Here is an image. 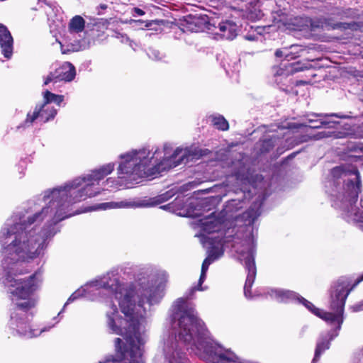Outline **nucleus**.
Segmentation results:
<instances>
[{
  "instance_id": "nucleus-1",
  "label": "nucleus",
  "mask_w": 363,
  "mask_h": 363,
  "mask_svg": "<svg viewBox=\"0 0 363 363\" xmlns=\"http://www.w3.org/2000/svg\"><path fill=\"white\" fill-rule=\"evenodd\" d=\"M114 167V163H108L62 186L45 191L39 203L15 212L1 229L0 282L13 304L9 323L11 332H45L54 326L30 327L32 315L28 312L36 303L30 296L40 287L42 279L40 272L21 277L28 272L23 265L43 253L48 240L57 232L58 223L77 213L70 212L73 203L99 194V182L111 174Z\"/></svg>"
},
{
  "instance_id": "nucleus-5",
  "label": "nucleus",
  "mask_w": 363,
  "mask_h": 363,
  "mask_svg": "<svg viewBox=\"0 0 363 363\" xmlns=\"http://www.w3.org/2000/svg\"><path fill=\"white\" fill-rule=\"evenodd\" d=\"M141 302H143V299L139 301L140 308L134 315H129L126 301L121 302V310L125 316L123 319L118 315L116 306L111 304V311L106 313L107 326L111 333L123 336L125 343L122 347L121 345L122 340L116 338L115 340L116 357H108L105 361H100L99 363H144L142 347L147 340L145 334L147 308L143 306Z\"/></svg>"
},
{
  "instance_id": "nucleus-26",
  "label": "nucleus",
  "mask_w": 363,
  "mask_h": 363,
  "mask_svg": "<svg viewBox=\"0 0 363 363\" xmlns=\"http://www.w3.org/2000/svg\"><path fill=\"white\" fill-rule=\"evenodd\" d=\"M352 363H363V349L354 354Z\"/></svg>"
},
{
  "instance_id": "nucleus-15",
  "label": "nucleus",
  "mask_w": 363,
  "mask_h": 363,
  "mask_svg": "<svg viewBox=\"0 0 363 363\" xmlns=\"http://www.w3.org/2000/svg\"><path fill=\"white\" fill-rule=\"evenodd\" d=\"M244 201L240 199H231L228 201L224 208V211L227 215L233 217V213L243 208Z\"/></svg>"
},
{
  "instance_id": "nucleus-32",
  "label": "nucleus",
  "mask_w": 363,
  "mask_h": 363,
  "mask_svg": "<svg viewBox=\"0 0 363 363\" xmlns=\"http://www.w3.org/2000/svg\"><path fill=\"white\" fill-rule=\"evenodd\" d=\"M99 7L103 9V10H105L107 9V5L106 4H100Z\"/></svg>"
},
{
  "instance_id": "nucleus-18",
  "label": "nucleus",
  "mask_w": 363,
  "mask_h": 363,
  "mask_svg": "<svg viewBox=\"0 0 363 363\" xmlns=\"http://www.w3.org/2000/svg\"><path fill=\"white\" fill-rule=\"evenodd\" d=\"M345 136V133L330 131V130H322L313 135L311 138L314 140H320L325 138L334 137L336 138H341Z\"/></svg>"
},
{
  "instance_id": "nucleus-23",
  "label": "nucleus",
  "mask_w": 363,
  "mask_h": 363,
  "mask_svg": "<svg viewBox=\"0 0 363 363\" xmlns=\"http://www.w3.org/2000/svg\"><path fill=\"white\" fill-rule=\"evenodd\" d=\"M275 55L277 57H284L285 60L289 61V57H290V53L288 48H284L282 50H277L275 52Z\"/></svg>"
},
{
  "instance_id": "nucleus-33",
  "label": "nucleus",
  "mask_w": 363,
  "mask_h": 363,
  "mask_svg": "<svg viewBox=\"0 0 363 363\" xmlns=\"http://www.w3.org/2000/svg\"><path fill=\"white\" fill-rule=\"evenodd\" d=\"M192 30L195 31V32H198V29H194V28H191Z\"/></svg>"
},
{
  "instance_id": "nucleus-13",
  "label": "nucleus",
  "mask_w": 363,
  "mask_h": 363,
  "mask_svg": "<svg viewBox=\"0 0 363 363\" xmlns=\"http://www.w3.org/2000/svg\"><path fill=\"white\" fill-rule=\"evenodd\" d=\"M13 40L6 26L0 23V48L6 58L9 59L13 53Z\"/></svg>"
},
{
  "instance_id": "nucleus-30",
  "label": "nucleus",
  "mask_w": 363,
  "mask_h": 363,
  "mask_svg": "<svg viewBox=\"0 0 363 363\" xmlns=\"http://www.w3.org/2000/svg\"><path fill=\"white\" fill-rule=\"evenodd\" d=\"M61 51H62V52L63 54H66V53H67L68 52H69V51H70V50H69V49L65 50V49H64L63 46H62V45H61Z\"/></svg>"
},
{
  "instance_id": "nucleus-14",
  "label": "nucleus",
  "mask_w": 363,
  "mask_h": 363,
  "mask_svg": "<svg viewBox=\"0 0 363 363\" xmlns=\"http://www.w3.org/2000/svg\"><path fill=\"white\" fill-rule=\"evenodd\" d=\"M218 29V30L216 31V33L223 38L233 40L237 35L238 26L231 21L220 23Z\"/></svg>"
},
{
  "instance_id": "nucleus-17",
  "label": "nucleus",
  "mask_w": 363,
  "mask_h": 363,
  "mask_svg": "<svg viewBox=\"0 0 363 363\" xmlns=\"http://www.w3.org/2000/svg\"><path fill=\"white\" fill-rule=\"evenodd\" d=\"M43 103L48 105H50L51 103H55L57 105L60 106L64 100V96L62 95L52 94L48 90H46L43 93Z\"/></svg>"
},
{
  "instance_id": "nucleus-8",
  "label": "nucleus",
  "mask_w": 363,
  "mask_h": 363,
  "mask_svg": "<svg viewBox=\"0 0 363 363\" xmlns=\"http://www.w3.org/2000/svg\"><path fill=\"white\" fill-rule=\"evenodd\" d=\"M173 196L171 191H167L164 194L155 197H144L121 201L118 202L103 203L96 206L89 207L85 211H95L98 209L106 210L107 208H149L162 203Z\"/></svg>"
},
{
  "instance_id": "nucleus-2",
  "label": "nucleus",
  "mask_w": 363,
  "mask_h": 363,
  "mask_svg": "<svg viewBox=\"0 0 363 363\" xmlns=\"http://www.w3.org/2000/svg\"><path fill=\"white\" fill-rule=\"evenodd\" d=\"M262 201L255 203L248 212L243 213L242 218H248L245 225H238L240 218L237 216L236 223L213 217L201 220L202 242L205 245H208V256L203 262L198 286L191 288L186 298H177L172 306V332L164 347L165 358L169 363H189L184 352H182V347L208 334L194 306L187 299L195 291L204 290L201 284L206 279L208 267L223 255L224 247L233 248L238 259L244 266L247 272L244 294L247 298H252L251 287L257 274L255 240L252 224L259 216Z\"/></svg>"
},
{
  "instance_id": "nucleus-29",
  "label": "nucleus",
  "mask_w": 363,
  "mask_h": 363,
  "mask_svg": "<svg viewBox=\"0 0 363 363\" xmlns=\"http://www.w3.org/2000/svg\"><path fill=\"white\" fill-rule=\"evenodd\" d=\"M170 208H171L170 203L160 206V208L164 209V210H169Z\"/></svg>"
},
{
  "instance_id": "nucleus-3",
  "label": "nucleus",
  "mask_w": 363,
  "mask_h": 363,
  "mask_svg": "<svg viewBox=\"0 0 363 363\" xmlns=\"http://www.w3.org/2000/svg\"><path fill=\"white\" fill-rule=\"evenodd\" d=\"M164 289L162 281L159 280V274L152 269H145L138 274L134 289L120 281L117 270H111L75 291L64 308L80 297L103 301L106 299L103 296L106 295L111 303L113 298L117 300L120 307L121 302L126 301L129 315H134L140 308L138 304L140 300L143 299V302H141L143 306L146 303L149 307L159 303L164 296Z\"/></svg>"
},
{
  "instance_id": "nucleus-12",
  "label": "nucleus",
  "mask_w": 363,
  "mask_h": 363,
  "mask_svg": "<svg viewBox=\"0 0 363 363\" xmlns=\"http://www.w3.org/2000/svg\"><path fill=\"white\" fill-rule=\"evenodd\" d=\"M301 127H303V124L289 123L287 125L288 130L286 132H284V130H285L284 127L279 128V130L280 133H279L277 135H273L269 139H266L262 141V146H261V151L262 152L270 151L275 145L278 144V142L277 140H278L279 142V140H280L279 135H282L283 137L288 135L287 138L286 140V141H288V140L290 138L289 135L291 134L292 130L297 129V128H299Z\"/></svg>"
},
{
  "instance_id": "nucleus-25",
  "label": "nucleus",
  "mask_w": 363,
  "mask_h": 363,
  "mask_svg": "<svg viewBox=\"0 0 363 363\" xmlns=\"http://www.w3.org/2000/svg\"><path fill=\"white\" fill-rule=\"evenodd\" d=\"M290 69L288 72L293 73L303 70V67L300 66L299 63H291L289 65Z\"/></svg>"
},
{
  "instance_id": "nucleus-10",
  "label": "nucleus",
  "mask_w": 363,
  "mask_h": 363,
  "mask_svg": "<svg viewBox=\"0 0 363 363\" xmlns=\"http://www.w3.org/2000/svg\"><path fill=\"white\" fill-rule=\"evenodd\" d=\"M76 75L75 67L69 62H64L54 72H50L45 79L44 84L47 85L50 82L53 84L60 82H71Z\"/></svg>"
},
{
  "instance_id": "nucleus-28",
  "label": "nucleus",
  "mask_w": 363,
  "mask_h": 363,
  "mask_svg": "<svg viewBox=\"0 0 363 363\" xmlns=\"http://www.w3.org/2000/svg\"><path fill=\"white\" fill-rule=\"evenodd\" d=\"M352 308L354 312L363 311V300L359 303L354 305Z\"/></svg>"
},
{
  "instance_id": "nucleus-21",
  "label": "nucleus",
  "mask_w": 363,
  "mask_h": 363,
  "mask_svg": "<svg viewBox=\"0 0 363 363\" xmlns=\"http://www.w3.org/2000/svg\"><path fill=\"white\" fill-rule=\"evenodd\" d=\"M288 49L290 53V57H289V61L298 57L299 56L298 53L301 50L300 47L297 45H292Z\"/></svg>"
},
{
  "instance_id": "nucleus-20",
  "label": "nucleus",
  "mask_w": 363,
  "mask_h": 363,
  "mask_svg": "<svg viewBox=\"0 0 363 363\" xmlns=\"http://www.w3.org/2000/svg\"><path fill=\"white\" fill-rule=\"evenodd\" d=\"M147 53L149 57L154 60H160L163 57V55L159 50L152 48H150Z\"/></svg>"
},
{
  "instance_id": "nucleus-27",
  "label": "nucleus",
  "mask_w": 363,
  "mask_h": 363,
  "mask_svg": "<svg viewBox=\"0 0 363 363\" xmlns=\"http://www.w3.org/2000/svg\"><path fill=\"white\" fill-rule=\"evenodd\" d=\"M131 13L133 15V16L135 17V16H143L145 15V11L138 7H134L132 9V11H131Z\"/></svg>"
},
{
  "instance_id": "nucleus-24",
  "label": "nucleus",
  "mask_w": 363,
  "mask_h": 363,
  "mask_svg": "<svg viewBox=\"0 0 363 363\" xmlns=\"http://www.w3.org/2000/svg\"><path fill=\"white\" fill-rule=\"evenodd\" d=\"M294 25L296 26L298 29H301L302 27L306 26V18L303 17H296L294 19Z\"/></svg>"
},
{
  "instance_id": "nucleus-16",
  "label": "nucleus",
  "mask_w": 363,
  "mask_h": 363,
  "mask_svg": "<svg viewBox=\"0 0 363 363\" xmlns=\"http://www.w3.org/2000/svg\"><path fill=\"white\" fill-rule=\"evenodd\" d=\"M84 20L80 16H75L70 21L69 28L70 31L79 33L83 30L84 28Z\"/></svg>"
},
{
  "instance_id": "nucleus-7",
  "label": "nucleus",
  "mask_w": 363,
  "mask_h": 363,
  "mask_svg": "<svg viewBox=\"0 0 363 363\" xmlns=\"http://www.w3.org/2000/svg\"><path fill=\"white\" fill-rule=\"evenodd\" d=\"M325 187L333 206L342 211L347 222L363 223V195L360 199L361 208L357 209L355 206L362 188L360 174L357 168L346 165L334 167Z\"/></svg>"
},
{
  "instance_id": "nucleus-6",
  "label": "nucleus",
  "mask_w": 363,
  "mask_h": 363,
  "mask_svg": "<svg viewBox=\"0 0 363 363\" xmlns=\"http://www.w3.org/2000/svg\"><path fill=\"white\" fill-rule=\"evenodd\" d=\"M350 281L345 277L340 278L335 282L330 290V308L332 312H326L316 308L312 303L292 291L279 289H269L267 294L280 302L297 301L303 304L309 311L335 328L325 335H322L318 340L315 355L312 363H316L322 353L330 347V342L338 335L344 320L343 313L346 299L352 288L349 289Z\"/></svg>"
},
{
  "instance_id": "nucleus-4",
  "label": "nucleus",
  "mask_w": 363,
  "mask_h": 363,
  "mask_svg": "<svg viewBox=\"0 0 363 363\" xmlns=\"http://www.w3.org/2000/svg\"><path fill=\"white\" fill-rule=\"evenodd\" d=\"M206 151L191 146L177 147L172 152V147L169 143L164 144L162 149L143 147L134 150L119 156L121 162L118 168V178L137 182L141 178L156 176L182 163L197 160L205 155Z\"/></svg>"
},
{
  "instance_id": "nucleus-11",
  "label": "nucleus",
  "mask_w": 363,
  "mask_h": 363,
  "mask_svg": "<svg viewBox=\"0 0 363 363\" xmlns=\"http://www.w3.org/2000/svg\"><path fill=\"white\" fill-rule=\"evenodd\" d=\"M313 116H315L317 117H319L320 118L318 120L314 119H308L309 122L313 123V125H309L307 128V133H308V130L311 129H316V128H326V129H331L334 128L337 124H338V122L334 121L332 119L333 117H335L337 118H352V116L349 114H342V113H318V114H313Z\"/></svg>"
},
{
  "instance_id": "nucleus-19",
  "label": "nucleus",
  "mask_w": 363,
  "mask_h": 363,
  "mask_svg": "<svg viewBox=\"0 0 363 363\" xmlns=\"http://www.w3.org/2000/svg\"><path fill=\"white\" fill-rule=\"evenodd\" d=\"M211 122L213 125L218 129L221 130H226L228 129L229 125L228 121L225 119V118L220 115L218 116H211Z\"/></svg>"
},
{
  "instance_id": "nucleus-31",
  "label": "nucleus",
  "mask_w": 363,
  "mask_h": 363,
  "mask_svg": "<svg viewBox=\"0 0 363 363\" xmlns=\"http://www.w3.org/2000/svg\"><path fill=\"white\" fill-rule=\"evenodd\" d=\"M363 281V274L361 276L360 278H359L356 283L354 284V286H356L357 284H358L360 281Z\"/></svg>"
},
{
  "instance_id": "nucleus-9",
  "label": "nucleus",
  "mask_w": 363,
  "mask_h": 363,
  "mask_svg": "<svg viewBox=\"0 0 363 363\" xmlns=\"http://www.w3.org/2000/svg\"><path fill=\"white\" fill-rule=\"evenodd\" d=\"M56 114L57 110L53 106L43 103L36 106L33 113H28L24 126H30L35 121L45 123L53 119Z\"/></svg>"
},
{
  "instance_id": "nucleus-22",
  "label": "nucleus",
  "mask_w": 363,
  "mask_h": 363,
  "mask_svg": "<svg viewBox=\"0 0 363 363\" xmlns=\"http://www.w3.org/2000/svg\"><path fill=\"white\" fill-rule=\"evenodd\" d=\"M113 37L120 40L121 43H129L130 46L133 48V41H131L125 34L116 31Z\"/></svg>"
}]
</instances>
